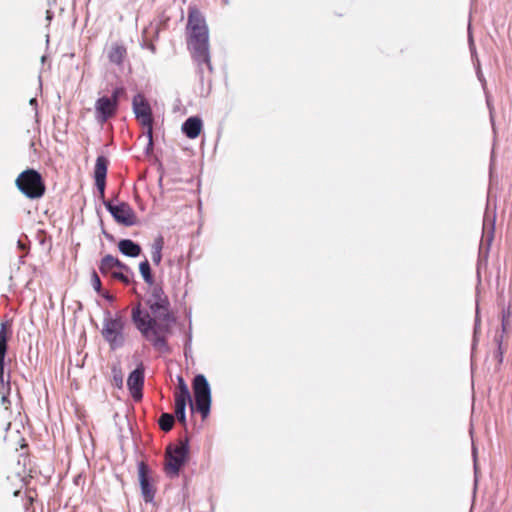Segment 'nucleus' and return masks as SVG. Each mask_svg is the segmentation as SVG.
Masks as SVG:
<instances>
[{
  "label": "nucleus",
  "mask_w": 512,
  "mask_h": 512,
  "mask_svg": "<svg viewBox=\"0 0 512 512\" xmlns=\"http://www.w3.org/2000/svg\"><path fill=\"white\" fill-rule=\"evenodd\" d=\"M146 305L143 310L138 302L132 307L131 320L142 337L160 352H168L167 335L175 319L170 310V301L162 286L158 283L149 285Z\"/></svg>",
  "instance_id": "1"
},
{
  "label": "nucleus",
  "mask_w": 512,
  "mask_h": 512,
  "mask_svg": "<svg viewBox=\"0 0 512 512\" xmlns=\"http://www.w3.org/2000/svg\"><path fill=\"white\" fill-rule=\"evenodd\" d=\"M187 47L195 61L209 63V31L205 18L196 7H190L186 26Z\"/></svg>",
  "instance_id": "2"
},
{
  "label": "nucleus",
  "mask_w": 512,
  "mask_h": 512,
  "mask_svg": "<svg viewBox=\"0 0 512 512\" xmlns=\"http://www.w3.org/2000/svg\"><path fill=\"white\" fill-rule=\"evenodd\" d=\"M189 458L188 440H179L177 443L169 444L165 451L164 471L170 478L179 475L180 470L185 466Z\"/></svg>",
  "instance_id": "3"
},
{
  "label": "nucleus",
  "mask_w": 512,
  "mask_h": 512,
  "mask_svg": "<svg viewBox=\"0 0 512 512\" xmlns=\"http://www.w3.org/2000/svg\"><path fill=\"white\" fill-rule=\"evenodd\" d=\"M15 185L29 199H40L46 192V186L41 174L34 169L22 171L17 176Z\"/></svg>",
  "instance_id": "4"
},
{
  "label": "nucleus",
  "mask_w": 512,
  "mask_h": 512,
  "mask_svg": "<svg viewBox=\"0 0 512 512\" xmlns=\"http://www.w3.org/2000/svg\"><path fill=\"white\" fill-rule=\"evenodd\" d=\"M126 321L123 316L116 314L115 317H107L103 321L102 336L112 350L120 348L125 342Z\"/></svg>",
  "instance_id": "5"
},
{
  "label": "nucleus",
  "mask_w": 512,
  "mask_h": 512,
  "mask_svg": "<svg viewBox=\"0 0 512 512\" xmlns=\"http://www.w3.org/2000/svg\"><path fill=\"white\" fill-rule=\"evenodd\" d=\"M132 107L137 121L147 129V136L151 142L153 133V115L149 102L143 94H137L133 97Z\"/></svg>",
  "instance_id": "6"
},
{
  "label": "nucleus",
  "mask_w": 512,
  "mask_h": 512,
  "mask_svg": "<svg viewBox=\"0 0 512 512\" xmlns=\"http://www.w3.org/2000/svg\"><path fill=\"white\" fill-rule=\"evenodd\" d=\"M195 407L204 417L208 414L211 403L209 384L203 375L195 376L193 380Z\"/></svg>",
  "instance_id": "7"
},
{
  "label": "nucleus",
  "mask_w": 512,
  "mask_h": 512,
  "mask_svg": "<svg viewBox=\"0 0 512 512\" xmlns=\"http://www.w3.org/2000/svg\"><path fill=\"white\" fill-rule=\"evenodd\" d=\"M138 478L144 501L146 503L152 502L155 497L156 488L153 484L151 470L143 461L138 464Z\"/></svg>",
  "instance_id": "8"
},
{
  "label": "nucleus",
  "mask_w": 512,
  "mask_h": 512,
  "mask_svg": "<svg viewBox=\"0 0 512 512\" xmlns=\"http://www.w3.org/2000/svg\"><path fill=\"white\" fill-rule=\"evenodd\" d=\"M118 103L109 96H102L95 102V118L100 123H105L116 116Z\"/></svg>",
  "instance_id": "9"
},
{
  "label": "nucleus",
  "mask_w": 512,
  "mask_h": 512,
  "mask_svg": "<svg viewBox=\"0 0 512 512\" xmlns=\"http://www.w3.org/2000/svg\"><path fill=\"white\" fill-rule=\"evenodd\" d=\"M106 208L118 223L125 226L136 224L135 212L128 203L122 202L117 205L106 203Z\"/></svg>",
  "instance_id": "10"
},
{
  "label": "nucleus",
  "mask_w": 512,
  "mask_h": 512,
  "mask_svg": "<svg viewBox=\"0 0 512 512\" xmlns=\"http://www.w3.org/2000/svg\"><path fill=\"white\" fill-rule=\"evenodd\" d=\"M144 385V366L142 363L132 371L127 379V386L131 396L135 401L142 399V389Z\"/></svg>",
  "instance_id": "11"
},
{
  "label": "nucleus",
  "mask_w": 512,
  "mask_h": 512,
  "mask_svg": "<svg viewBox=\"0 0 512 512\" xmlns=\"http://www.w3.org/2000/svg\"><path fill=\"white\" fill-rule=\"evenodd\" d=\"M108 159L105 156H98L94 167L95 185L101 194H104Z\"/></svg>",
  "instance_id": "12"
},
{
  "label": "nucleus",
  "mask_w": 512,
  "mask_h": 512,
  "mask_svg": "<svg viewBox=\"0 0 512 512\" xmlns=\"http://www.w3.org/2000/svg\"><path fill=\"white\" fill-rule=\"evenodd\" d=\"M174 401H175V417L179 422L185 424V408L187 402L190 403L191 408L193 409V402L191 400L190 392L185 391H175L174 392Z\"/></svg>",
  "instance_id": "13"
},
{
  "label": "nucleus",
  "mask_w": 512,
  "mask_h": 512,
  "mask_svg": "<svg viewBox=\"0 0 512 512\" xmlns=\"http://www.w3.org/2000/svg\"><path fill=\"white\" fill-rule=\"evenodd\" d=\"M127 56V49L123 44L112 43L108 49L107 57L112 64L122 66Z\"/></svg>",
  "instance_id": "14"
},
{
  "label": "nucleus",
  "mask_w": 512,
  "mask_h": 512,
  "mask_svg": "<svg viewBox=\"0 0 512 512\" xmlns=\"http://www.w3.org/2000/svg\"><path fill=\"white\" fill-rule=\"evenodd\" d=\"M201 129L202 121L198 117H190L182 125L183 133L190 139L197 138Z\"/></svg>",
  "instance_id": "15"
},
{
  "label": "nucleus",
  "mask_w": 512,
  "mask_h": 512,
  "mask_svg": "<svg viewBox=\"0 0 512 512\" xmlns=\"http://www.w3.org/2000/svg\"><path fill=\"white\" fill-rule=\"evenodd\" d=\"M118 248L122 254L129 257H137L141 254V247L130 239L119 241Z\"/></svg>",
  "instance_id": "16"
},
{
  "label": "nucleus",
  "mask_w": 512,
  "mask_h": 512,
  "mask_svg": "<svg viewBox=\"0 0 512 512\" xmlns=\"http://www.w3.org/2000/svg\"><path fill=\"white\" fill-rule=\"evenodd\" d=\"M12 335L11 324L3 322L0 325V357H5L7 353V342Z\"/></svg>",
  "instance_id": "17"
},
{
  "label": "nucleus",
  "mask_w": 512,
  "mask_h": 512,
  "mask_svg": "<svg viewBox=\"0 0 512 512\" xmlns=\"http://www.w3.org/2000/svg\"><path fill=\"white\" fill-rule=\"evenodd\" d=\"M115 265H120V260L112 255L104 256L99 264V270L102 275H108L115 272Z\"/></svg>",
  "instance_id": "18"
},
{
  "label": "nucleus",
  "mask_w": 512,
  "mask_h": 512,
  "mask_svg": "<svg viewBox=\"0 0 512 512\" xmlns=\"http://www.w3.org/2000/svg\"><path fill=\"white\" fill-rule=\"evenodd\" d=\"M164 247V239L158 236L151 245V259L155 265H159L162 260V249Z\"/></svg>",
  "instance_id": "19"
},
{
  "label": "nucleus",
  "mask_w": 512,
  "mask_h": 512,
  "mask_svg": "<svg viewBox=\"0 0 512 512\" xmlns=\"http://www.w3.org/2000/svg\"><path fill=\"white\" fill-rule=\"evenodd\" d=\"M139 271H140L144 281L148 285H152V284L156 283L154 281V278H153V275H152V272H151V268H150V264H149L147 259H145L144 261H142L139 264Z\"/></svg>",
  "instance_id": "20"
},
{
  "label": "nucleus",
  "mask_w": 512,
  "mask_h": 512,
  "mask_svg": "<svg viewBox=\"0 0 512 512\" xmlns=\"http://www.w3.org/2000/svg\"><path fill=\"white\" fill-rule=\"evenodd\" d=\"M158 424L163 431L168 432L173 428L174 416L169 413H163L159 418Z\"/></svg>",
  "instance_id": "21"
},
{
  "label": "nucleus",
  "mask_w": 512,
  "mask_h": 512,
  "mask_svg": "<svg viewBox=\"0 0 512 512\" xmlns=\"http://www.w3.org/2000/svg\"><path fill=\"white\" fill-rule=\"evenodd\" d=\"M112 381H113V384L118 387V388H121L122 385H123V373H122V370H121V367L118 366V365H114L112 367Z\"/></svg>",
  "instance_id": "22"
},
{
  "label": "nucleus",
  "mask_w": 512,
  "mask_h": 512,
  "mask_svg": "<svg viewBox=\"0 0 512 512\" xmlns=\"http://www.w3.org/2000/svg\"><path fill=\"white\" fill-rule=\"evenodd\" d=\"M111 278L114 280H118L125 285H129L131 283V277L127 273H125V271L112 272Z\"/></svg>",
  "instance_id": "23"
},
{
  "label": "nucleus",
  "mask_w": 512,
  "mask_h": 512,
  "mask_svg": "<svg viewBox=\"0 0 512 512\" xmlns=\"http://www.w3.org/2000/svg\"><path fill=\"white\" fill-rule=\"evenodd\" d=\"M91 284L94 288V290L97 292V293H100L101 292V287H102V284H101V280L98 276V274L96 273V271H93L92 272V275H91Z\"/></svg>",
  "instance_id": "24"
},
{
  "label": "nucleus",
  "mask_w": 512,
  "mask_h": 512,
  "mask_svg": "<svg viewBox=\"0 0 512 512\" xmlns=\"http://www.w3.org/2000/svg\"><path fill=\"white\" fill-rule=\"evenodd\" d=\"M125 93L123 87H117L113 90L112 95L109 96L111 99H115V102L119 104V97Z\"/></svg>",
  "instance_id": "25"
},
{
  "label": "nucleus",
  "mask_w": 512,
  "mask_h": 512,
  "mask_svg": "<svg viewBox=\"0 0 512 512\" xmlns=\"http://www.w3.org/2000/svg\"><path fill=\"white\" fill-rule=\"evenodd\" d=\"M175 391H189L187 384L185 383L184 379L181 376H178V386Z\"/></svg>",
  "instance_id": "26"
},
{
  "label": "nucleus",
  "mask_w": 512,
  "mask_h": 512,
  "mask_svg": "<svg viewBox=\"0 0 512 512\" xmlns=\"http://www.w3.org/2000/svg\"><path fill=\"white\" fill-rule=\"evenodd\" d=\"M33 501H34V497H33V495H31L29 493L27 495V502L25 503V510H26V512H34V510L32 509Z\"/></svg>",
  "instance_id": "27"
},
{
  "label": "nucleus",
  "mask_w": 512,
  "mask_h": 512,
  "mask_svg": "<svg viewBox=\"0 0 512 512\" xmlns=\"http://www.w3.org/2000/svg\"><path fill=\"white\" fill-rule=\"evenodd\" d=\"M4 360L5 357H0V383H4Z\"/></svg>",
  "instance_id": "28"
},
{
  "label": "nucleus",
  "mask_w": 512,
  "mask_h": 512,
  "mask_svg": "<svg viewBox=\"0 0 512 512\" xmlns=\"http://www.w3.org/2000/svg\"><path fill=\"white\" fill-rule=\"evenodd\" d=\"M116 268L120 269L121 271H125V272L129 271V267L127 265H125L124 263H122L121 261H120V265H115V269Z\"/></svg>",
  "instance_id": "29"
}]
</instances>
